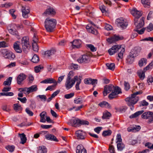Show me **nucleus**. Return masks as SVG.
I'll return each instance as SVG.
<instances>
[{
	"mask_svg": "<svg viewBox=\"0 0 153 153\" xmlns=\"http://www.w3.org/2000/svg\"><path fill=\"white\" fill-rule=\"evenodd\" d=\"M87 46L90 49L91 51L94 52L96 51L97 48L95 47L94 46L91 44H88L87 45Z\"/></svg>",
	"mask_w": 153,
	"mask_h": 153,
	"instance_id": "nucleus-51",
	"label": "nucleus"
},
{
	"mask_svg": "<svg viewBox=\"0 0 153 153\" xmlns=\"http://www.w3.org/2000/svg\"><path fill=\"white\" fill-rule=\"evenodd\" d=\"M1 108L4 111L6 112H9L10 111V108L6 105H3Z\"/></svg>",
	"mask_w": 153,
	"mask_h": 153,
	"instance_id": "nucleus-45",
	"label": "nucleus"
},
{
	"mask_svg": "<svg viewBox=\"0 0 153 153\" xmlns=\"http://www.w3.org/2000/svg\"><path fill=\"white\" fill-rule=\"evenodd\" d=\"M74 95V93H71L69 94H66L65 95V97L66 99H68L73 97Z\"/></svg>",
	"mask_w": 153,
	"mask_h": 153,
	"instance_id": "nucleus-58",
	"label": "nucleus"
},
{
	"mask_svg": "<svg viewBox=\"0 0 153 153\" xmlns=\"http://www.w3.org/2000/svg\"><path fill=\"white\" fill-rule=\"evenodd\" d=\"M45 138L48 140H53L56 142H58V141L56 137L52 134H46L45 135Z\"/></svg>",
	"mask_w": 153,
	"mask_h": 153,
	"instance_id": "nucleus-25",
	"label": "nucleus"
},
{
	"mask_svg": "<svg viewBox=\"0 0 153 153\" xmlns=\"http://www.w3.org/2000/svg\"><path fill=\"white\" fill-rule=\"evenodd\" d=\"M72 46L74 48H79L81 47V41L80 40L76 39L71 42Z\"/></svg>",
	"mask_w": 153,
	"mask_h": 153,
	"instance_id": "nucleus-18",
	"label": "nucleus"
},
{
	"mask_svg": "<svg viewBox=\"0 0 153 153\" xmlns=\"http://www.w3.org/2000/svg\"><path fill=\"white\" fill-rule=\"evenodd\" d=\"M22 16L25 18H27L28 17V15L30 13V9L29 8L26 6H22Z\"/></svg>",
	"mask_w": 153,
	"mask_h": 153,
	"instance_id": "nucleus-13",
	"label": "nucleus"
},
{
	"mask_svg": "<svg viewBox=\"0 0 153 153\" xmlns=\"http://www.w3.org/2000/svg\"><path fill=\"white\" fill-rule=\"evenodd\" d=\"M90 61L89 57L87 55H83L77 59V61L79 63H86Z\"/></svg>",
	"mask_w": 153,
	"mask_h": 153,
	"instance_id": "nucleus-11",
	"label": "nucleus"
},
{
	"mask_svg": "<svg viewBox=\"0 0 153 153\" xmlns=\"http://www.w3.org/2000/svg\"><path fill=\"white\" fill-rule=\"evenodd\" d=\"M29 88V90L28 91H29V93H30L36 91L38 89L37 85H32Z\"/></svg>",
	"mask_w": 153,
	"mask_h": 153,
	"instance_id": "nucleus-37",
	"label": "nucleus"
},
{
	"mask_svg": "<svg viewBox=\"0 0 153 153\" xmlns=\"http://www.w3.org/2000/svg\"><path fill=\"white\" fill-rule=\"evenodd\" d=\"M146 146H147L149 148L153 149V144H152L151 143H147L145 145Z\"/></svg>",
	"mask_w": 153,
	"mask_h": 153,
	"instance_id": "nucleus-63",
	"label": "nucleus"
},
{
	"mask_svg": "<svg viewBox=\"0 0 153 153\" xmlns=\"http://www.w3.org/2000/svg\"><path fill=\"white\" fill-rule=\"evenodd\" d=\"M137 74L141 80H143L145 77V73L143 71L138 72Z\"/></svg>",
	"mask_w": 153,
	"mask_h": 153,
	"instance_id": "nucleus-42",
	"label": "nucleus"
},
{
	"mask_svg": "<svg viewBox=\"0 0 153 153\" xmlns=\"http://www.w3.org/2000/svg\"><path fill=\"white\" fill-rule=\"evenodd\" d=\"M144 18L142 17L140 20L138 22H137V19H134V25L136 26V29H140L143 27L144 24Z\"/></svg>",
	"mask_w": 153,
	"mask_h": 153,
	"instance_id": "nucleus-10",
	"label": "nucleus"
},
{
	"mask_svg": "<svg viewBox=\"0 0 153 153\" xmlns=\"http://www.w3.org/2000/svg\"><path fill=\"white\" fill-rule=\"evenodd\" d=\"M112 91L108 95L109 99H112L117 97V95L121 93L120 88L118 86L114 87L113 85L110 84L106 85L104 87L103 94L104 96H106L108 94Z\"/></svg>",
	"mask_w": 153,
	"mask_h": 153,
	"instance_id": "nucleus-1",
	"label": "nucleus"
},
{
	"mask_svg": "<svg viewBox=\"0 0 153 153\" xmlns=\"http://www.w3.org/2000/svg\"><path fill=\"white\" fill-rule=\"evenodd\" d=\"M98 105L101 107L107 108H110L111 107L110 105L107 102L104 101L100 103Z\"/></svg>",
	"mask_w": 153,
	"mask_h": 153,
	"instance_id": "nucleus-28",
	"label": "nucleus"
},
{
	"mask_svg": "<svg viewBox=\"0 0 153 153\" xmlns=\"http://www.w3.org/2000/svg\"><path fill=\"white\" fill-rule=\"evenodd\" d=\"M22 45L23 51L25 52L26 49H28L29 46V38L28 37H24L22 40Z\"/></svg>",
	"mask_w": 153,
	"mask_h": 153,
	"instance_id": "nucleus-8",
	"label": "nucleus"
},
{
	"mask_svg": "<svg viewBox=\"0 0 153 153\" xmlns=\"http://www.w3.org/2000/svg\"><path fill=\"white\" fill-rule=\"evenodd\" d=\"M84 82L85 84H91L92 85H95L97 83V80L89 78L85 79Z\"/></svg>",
	"mask_w": 153,
	"mask_h": 153,
	"instance_id": "nucleus-19",
	"label": "nucleus"
},
{
	"mask_svg": "<svg viewBox=\"0 0 153 153\" xmlns=\"http://www.w3.org/2000/svg\"><path fill=\"white\" fill-rule=\"evenodd\" d=\"M143 110L138 111L130 116H129V117L131 119L135 118L138 116L139 115L143 113Z\"/></svg>",
	"mask_w": 153,
	"mask_h": 153,
	"instance_id": "nucleus-32",
	"label": "nucleus"
},
{
	"mask_svg": "<svg viewBox=\"0 0 153 153\" xmlns=\"http://www.w3.org/2000/svg\"><path fill=\"white\" fill-rule=\"evenodd\" d=\"M153 68V62H151L149 65L147 66L145 69L146 70H149L150 69H152Z\"/></svg>",
	"mask_w": 153,
	"mask_h": 153,
	"instance_id": "nucleus-64",
	"label": "nucleus"
},
{
	"mask_svg": "<svg viewBox=\"0 0 153 153\" xmlns=\"http://www.w3.org/2000/svg\"><path fill=\"white\" fill-rule=\"evenodd\" d=\"M71 72H70L68 74L65 83V86L67 89L71 88L75 83V80L71 79Z\"/></svg>",
	"mask_w": 153,
	"mask_h": 153,
	"instance_id": "nucleus-6",
	"label": "nucleus"
},
{
	"mask_svg": "<svg viewBox=\"0 0 153 153\" xmlns=\"http://www.w3.org/2000/svg\"><path fill=\"white\" fill-rule=\"evenodd\" d=\"M142 118L145 119H148L149 123L153 122V113L152 112H146L141 115Z\"/></svg>",
	"mask_w": 153,
	"mask_h": 153,
	"instance_id": "nucleus-7",
	"label": "nucleus"
},
{
	"mask_svg": "<svg viewBox=\"0 0 153 153\" xmlns=\"http://www.w3.org/2000/svg\"><path fill=\"white\" fill-rule=\"evenodd\" d=\"M76 153H87L86 150L82 145H78L76 147Z\"/></svg>",
	"mask_w": 153,
	"mask_h": 153,
	"instance_id": "nucleus-23",
	"label": "nucleus"
},
{
	"mask_svg": "<svg viewBox=\"0 0 153 153\" xmlns=\"http://www.w3.org/2000/svg\"><path fill=\"white\" fill-rule=\"evenodd\" d=\"M19 135L21 139L20 143L23 144L26 143L27 138L26 135L24 133L19 134Z\"/></svg>",
	"mask_w": 153,
	"mask_h": 153,
	"instance_id": "nucleus-29",
	"label": "nucleus"
},
{
	"mask_svg": "<svg viewBox=\"0 0 153 153\" xmlns=\"http://www.w3.org/2000/svg\"><path fill=\"white\" fill-rule=\"evenodd\" d=\"M33 42L36 43H37L38 41V37L35 33H34V35L33 38Z\"/></svg>",
	"mask_w": 153,
	"mask_h": 153,
	"instance_id": "nucleus-62",
	"label": "nucleus"
},
{
	"mask_svg": "<svg viewBox=\"0 0 153 153\" xmlns=\"http://www.w3.org/2000/svg\"><path fill=\"white\" fill-rule=\"evenodd\" d=\"M152 24L150 23L149 25V26L146 28V29L148 32H150L153 30V27L152 26Z\"/></svg>",
	"mask_w": 153,
	"mask_h": 153,
	"instance_id": "nucleus-57",
	"label": "nucleus"
},
{
	"mask_svg": "<svg viewBox=\"0 0 153 153\" xmlns=\"http://www.w3.org/2000/svg\"><path fill=\"white\" fill-rule=\"evenodd\" d=\"M116 22L118 27L122 29H126L128 25V23L126 20L123 18L117 19Z\"/></svg>",
	"mask_w": 153,
	"mask_h": 153,
	"instance_id": "nucleus-5",
	"label": "nucleus"
},
{
	"mask_svg": "<svg viewBox=\"0 0 153 153\" xmlns=\"http://www.w3.org/2000/svg\"><path fill=\"white\" fill-rule=\"evenodd\" d=\"M86 28L89 33L95 35L97 34V31L91 26L87 25L86 27Z\"/></svg>",
	"mask_w": 153,
	"mask_h": 153,
	"instance_id": "nucleus-27",
	"label": "nucleus"
},
{
	"mask_svg": "<svg viewBox=\"0 0 153 153\" xmlns=\"http://www.w3.org/2000/svg\"><path fill=\"white\" fill-rule=\"evenodd\" d=\"M141 50V48L140 47H136L132 49L129 53L131 56L134 57H136L138 55Z\"/></svg>",
	"mask_w": 153,
	"mask_h": 153,
	"instance_id": "nucleus-12",
	"label": "nucleus"
},
{
	"mask_svg": "<svg viewBox=\"0 0 153 153\" xmlns=\"http://www.w3.org/2000/svg\"><path fill=\"white\" fill-rule=\"evenodd\" d=\"M16 10L14 9H12L10 10V13L13 19H15L16 18V16L14 14Z\"/></svg>",
	"mask_w": 153,
	"mask_h": 153,
	"instance_id": "nucleus-56",
	"label": "nucleus"
},
{
	"mask_svg": "<svg viewBox=\"0 0 153 153\" xmlns=\"http://www.w3.org/2000/svg\"><path fill=\"white\" fill-rule=\"evenodd\" d=\"M32 46L33 50L34 51H38V47L37 45V43L32 42Z\"/></svg>",
	"mask_w": 153,
	"mask_h": 153,
	"instance_id": "nucleus-47",
	"label": "nucleus"
},
{
	"mask_svg": "<svg viewBox=\"0 0 153 153\" xmlns=\"http://www.w3.org/2000/svg\"><path fill=\"white\" fill-rule=\"evenodd\" d=\"M80 122L81 120L78 119H72L70 120L72 126L75 127L80 126Z\"/></svg>",
	"mask_w": 153,
	"mask_h": 153,
	"instance_id": "nucleus-22",
	"label": "nucleus"
},
{
	"mask_svg": "<svg viewBox=\"0 0 153 153\" xmlns=\"http://www.w3.org/2000/svg\"><path fill=\"white\" fill-rule=\"evenodd\" d=\"M41 83H53V84H55L56 83H57V82L56 81V80L53 78H47V79H45L44 80L42 81L41 82Z\"/></svg>",
	"mask_w": 153,
	"mask_h": 153,
	"instance_id": "nucleus-24",
	"label": "nucleus"
},
{
	"mask_svg": "<svg viewBox=\"0 0 153 153\" xmlns=\"http://www.w3.org/2000/svg\"><path fill=\"white\" fill-rule=\"evenodd\" d=\"M25 111L27 114L30 116H32L33 115V113L30 110V109L27 108L25 109Z\"/></svg>",
	"mask_w": 153,
	"mask_h": 153,
	"instance_id": "nucleus-55",
	"label": "nucleus"
},
{
	"mask_svg": "<svg viewBox=\"0 0 153 153\" xmlns=\"http://www.w3.org/2000/svg\"><path fill=\"white\" fill-rule=\"evenodd\" d=\"M146 61L147 60L146 59L142 58L139 61L138 65L140 67H141L146 64Z\"/></svg>",
	"mask_w": 153,
	"mask_h": 153,
	"instance_id": "nucleus-34",
	"label": "nucleus"
},
{
	"mask_svg": "<svg viewBox=\"0 0 153 153\" xmlns=\"http://www.w3.org/2000/svg\"><path fill=\"white\" fill-rule=\"evenodd\" d=\"M39 61V56L36 54H35L33 57L31 61L33 63H37Z\"/></svg>",
	"mask_w": 153,
	"mask_h": 153,
	"instance_id": "nucleus-41",
	"label": "nucleus"
},
{
	"mask_svg": "<svg viewBox=\"0 0 153 153\" xmlns=\"http://www.w3.org/2000/svg\"><path fill=\"white\" fill-rule=\"evenodd\" d=\"M47 149L45 146H42L39 147L37 153H47Z\"/></svg>",
	"mask_w": 153,
	"mask_h": 153,
	"instance_id": "nucleus-30",
	"label": "nucleus"
},
{
	"mask_svg": "<svg viewBox=\"0 0 153 153\" xmlns=\"http://www.w3.org/2000/svg\"><path fill=\"white\" fill-rule=\"evenodd\" d=\"M6 148L10 152H13L15 149V147L13 146H8L6 147Z\"/></svg>",
	"mask_w": 153,
	"mask_h": 153,
	"instance_id": "nucleus-52",
	"label": "nucleus"
},
{
	"mask_svg": "<svg viewBox=\"0 0 153 153\" xmlns=\"http://www.w3.org/2000/svg\"><path fill=\"white\" fill-rule=\"evenodd\" d=\"M125 51V49L122 48L120 52L118 54V57L119 58L122 59L123 57V54Z\"/></svg>",
	"mask_w": 153,
	"mask_h": 153,
	"instance_id": "nucleus-48",
	"label": "nucleus"
},
{
	"mask_svg": "<svg viewBox=\"0 0 153 153\" xmlns=\"http://www.w3.org/2000/svg\"><path fill=\"white\" fill-rule=\"evenodd\" d=\"M141 41H150L153 42V37H148L141 40Z\"/></svg>",
	"mask_w": 153,
	"mask_h": 153,
	"instance_id": "nucleus-61",
	"label": "nucleus"
},
{
	"mask_svg": "<svg viewBox=\"0 0 153 153\" xmlns=\"http://www.w3.org/2000/svg\"><path fill=\"white\" fill-rule=\"evenodd\" d=\"M26 78V76L23 74H20L17 78L18 84L20 85L22 82Z\"/></svg>",
	"mask_w": 153,
	"mask_h": 153,
	"instance_id": "nucleus-21",
	"label": "nucleus"
},
{
	"mask_svg": "<svg viewBox=\"0 0 153 153\" xmlns=\"http://www.w3.org/2000/svg\"><path fill=\"white\" fill-rule=\"evenodd\" d=\"M56 52V49L52 48L45 52L44 54L45 57H48L55 54Z\"/></svg>",
	"mask_w": 153,
	"mask_h": 153,
	"instance_id": "nucleus-17",
	"label": "nucleus"
},
{
	"mask_svg": "<svg viewBox=\"0 0 153 153\" xmlns=\"http://www.w3.org/2000/svg\"><path fill=\"white\" fill-rule=\"evenodd\" d=\"M142 92L141 91H137L132 94L130 97H127L125 99L127 102V104L130 107L131 110L134 109V105L137 102L139 98L136 96L139 94H141Z\"/></svg>",
	"mask_w": 153,
	"mask_h": 153,
	"instance_id": "nucleus-2",
	"label": "nucleus"
},
{
	"mask_svg": "<svg viewBox=\"0 0 153 153\" xmlns=\"http://www.w3.org/2000/svg\"><path fill=\"white\" fill-rule=\"evenodd\" d=\"M140 29H136L135 30V31L139 34H142L144 32L145 28H143L140 30Z\"/></svg>",
	"mask_w": 153,
	"mask_h": 153,
	"instance_id": "nucleus-53",
	"label": "nucleus"
},
{
	"mask_svg": "<svg viewBox=\"0 0 153 153\" xmlns=\"http://www.w3.org/2000/svg\"><path fill=\"white\" fill-rule=\"evenodd\" d=\"M56 14V11L53 7H49L43 13L44 16H47L49 15H54Z\"/></svg>",
	"mask_w": 153,
	"mask_h": 153,
	"instance_id": "nucleus-16",
	"label": "nucleus"
},
{
	"mask_svg": "<svg viewBox=\"0 0 153 153\" xmlns=\"http://www.w3.org/2000/svg\"><path fill=\"white\" fill-rule=\"evenodd\" d=\"M131 13L133 16H134V19L139 18L142 15V13L141 12L138 11L136 8L133 9L131 11Z\"/></svg>",
	"mask_w": 153,
	"mask_h": 153,
	"instance_id": "nucleus-15",
	"label": "nucleus"
},
{
	"mask_svg": "<svg viewBox=\"0 0 153 153\" xmlns=\"http://www.w3.org/2000/svg\"><path fill=\"white\" fill-rule=\"evenodd\" d=\"M123 39V37L122 36L114 35L107 39V41L108 43L111 44L119 40H122Z\"/></svg>",
	"mask_w": 153,
	"mask_h": 153,
	"instance_id": "nucleus-9",
	"label": "nucleus"
},
{
	"mask_svg": "<svg viewBox=\"0 0 153 153\" xmlns=\"http://www.w3.org/2000/svg\"><path fill=\"white\" fill-rule=\"evenodd\" d=\"M57 83H56L55 84H53V85H51L48 86L46 89V91H52L56 87V86L57 85Z\"/></svg>",
	"mask_w": 153,
	"mask_h": 153,
	"instance_id": "nucleus-46",
	"label": "nucleus"
},
{
	"mask_svg": "<svg viewBox=\"0 0 153 153\" xmlns=\"http://www.w3.org/2000/svg\"><path fill=\"white\" fill-rule=\"evenodd\" d=\"M19 42H15L13 45V48L15 51L18 53H20L22 52L21 48L20 47L19 44L18 43Z\"/></svg>",
	"mask_w": 153,
	"mask_h": 153,
	"instance_id": "nucleus-26",
	"label": "nucleus"
},
{
	"mask_svg": "<svg viewBox=\"0 0 153 153\" xmlns=\"http://www.w3.org/2000/svg\"><path fill=\"white\" fill-rule=\"evenodd\" d=\"M112 133V131L111 130H108L103 131L102 133V135L104 137L108 136L110 135Z\"/></svg>",
	"mask_w": 153,
	"mask_h": 153,
	"instance_id": "nucleus-43",
	"label": "nucleus"
},
{
	"mask_svg": "<svg viewBox=\"0 0 153 153\" xmlns=\"http://www.w3.org/2000/svg\"><path fill=\"white\" fill-rule=\"evenodd\" d=\"M74 102L76 104H81L83 102V100L80 97L76 98L74 100Z\"/></svg>",
	"mask_w": 153,
	"mask_h": 153,
	"instance_id": "nucleus-50",
	"label": "nucleus"
},
{
	"mask_svg": "<svg viewBox=\"0 0 153 153\" xmlns=\"http://www.w3.org/2000/svg\"><path fill=\"white\" fill-rule=\"evenodd\" d=\"M121 45H115L112 47L108 50V53L110 55H113L121 48Z\"/></svg>",
	"mask_w": 153,
	"mask_h": 153,
	"instance_id": "nucleus-14",
	"label": "nucleus"
},
{
	"mask_svg": "<svg viewBox=\"0 0 153 153\" xmlns=\"http://www.w3.org/2000/svg\"><path fill=\"white\" fill-rule=\"evenodd\" d=\"M117 150L118 151H122L125 148V145L123 143H117Z\"/></svg>",
	"mask_w": 153,
	"mask_h": 153,
	"instance_id": "nucleus-35",
	"label": "nucleus"
},
{
	"mask_svg": "<svg viewBox=\"0 0 153 153\" xmlns=\"http://www.w3.org/2000/svg\"><path fill=\"white\" fill-rule=\"evenodd\" d=\"M46 113L45 111H43L40 114V122L42 123H45L46 122V120L45 119V115L46 114Z\"/></svg>",
	"mask_w": 153,
	"mask_h": 153,
	"instance_id": "nucleus-36",
	"label": "nucleus"
},
{
	"mask_svg": "<svg viewBox=\"0 0 153 153\" xmlns=\"http://www.w3.org/2000/svg\"><path fill=\"white\" fill-rule=\"evenodd\" d=\"M3 56L5 58L13 59L15 57V56L12 52L6 49L1 50L0 52Z\"/></svg>",
	"mask_w": 153,
	"mask_h": 153,
	"instance_id": "nucleus-4",
	"label": "nucleus"
},
{
	"mask_svg": "<svg viewBox=\"0 0 153 153\" xmlns=\"http://www.w3.org/2000/svg\"><path fill=\"white\" fill-rule=\"evenodd\" d=\"M76 135L78 139H83L85 138V133L80 130H78L76 132Z\"/></svg>",
	"mask_w": 153,
	"mask_h": 153,
	"instance_id": "nucleus-20",
	"label": "nucleus"
},
{
	"mask_svg": "<svg viewBox=\"0 0 153 153\" xmlns=\"http://www.w3.org/2000/svg\"><path fill=\"white\" fill-rule=\"evenodd\" d=\"M12 78V77H10L7 79L6 81H4L3 83V85L4 86L10 85L11 83Z\"/></svg>",
	"mask_w": 153,
	"mask_h": 153,
	"instance_id": "nucleus-39",
	"label": "nucleus"
},
{
	"mask_svg": "<svg viewBox=\"0 0 153 153\" xmlns=\"http://www.w3.org/2000/svg\"><path fill=\"white\" fill-rule=\"evenodd\" d=\"M141 2L144 7H148L150 5V2L149 0H141Z\"/></svg>",
	"mask_w": 153,
	"mask_h": 153,
	"instance_id": "nucleus-44",
	"label": "nucleus"
},
{
	"mask_svg": "<svg viewBox=\"0 0 153 153\" xmlns=\"http://www.w3.org/2000/svg\"><path fill=\"white\" fill-rule=\"evenodd\" d=\"M108 150L110 153H115L114 148L113 145H109Z\"/></svg>",
	"mask_w": 153,
	"mask_h": 153,
	"instance_id": "nucleus-60",
	"label": "nucleus"
},
{
	"mask_svg": "<svg viewBox=\"0 0 153 153\" xmlns=\"http://www.w3.org/2000/svg\"><path fill=\"white\" fill-rule=\"evenodd\" d=\"M116 140H117L116 143H122L121 135L120 134H118L117 135Z\"/></svg>",
	"mask_w": 153,
	"mask_h": 153,
	"instance_id": "nucleus-54",
	"label": "nucleus"
},
{
	"mask_svg": "<svg viewBox=\"0 0 153 153\" xmlns=\"http://www.w3.org/2000/svg\"><path fill=\"white\" fill-rule=\"evenodd\" d=\"M43 67L41 65H39L35 67V71L36 73H38L40 72L41 69H43Z\"/></svg>",
	"mask_w": 153,
	"mask_h": 153,
	"instance_id": "nucleus-49",
	"label": "nucleus"
},
{
	"mask_svg": "<svg viewBox=\"0 0 153 153\" xmlns=\"http://www.w3.org/2000/svg\"><path fill=\"white\" fill-rule=\"evenodd\" d=\"M14 109L16 110H20L21 108V106L18 104H14Z\"/></svg>",
	"mask_w": 153,
	"mask_h": 153,
	"instance_id": "nucleus-59",
	"label": "nucleus"
},
{
	"mask_svg": "<svg viewBox=\"0 0 153 153\" xmlns=\"http://www.w3.org/2000/svg\"><path fill=\"white\" fill-rule=\"evenodd\" d=\"M111 114L108 111H105L103 113V115L102 117V119H108L111 117Z\"/></svg>",
	"mask_w": 153,
	"mask_h": 153,
	"instance_id": "nucleus-31",
	"label": "nucleus"
},
{
	"mask_svg": "<svg viewBox=\"0 0 153 153\" xmlns=\"http://www.w3.org/2000/svg\"><path fill=\"white\" fill-rule=\"evenodd\" d=\"M44 26L47 31L49 32L53 31L56 25V20L53 19L48 18L44 22Z\"/></svg>",
	"mask_w": 153,
	"mask_h": 153,
	"instance_id": "nucleus-3",
	"label": "nucleus"
},
{
	"mask_svg": "<svg viewBox=\"0 0 153 153\" xmlns=\"http://www.w3.org/2000/svg\"><path fill=\"white\" fill-rule=\"evenodd\" d=\"M134 57L131 56V55L129 54L126 59L127 62L129 64H132L134 61Z\"/></svg>",
	"mask_w": 153,
	"mask_h": 153,
	"instance_id": "nucleus-33",
	"label": "nucleus"
},
{
	"mask_svg": "<svg viewBox=\"0 0 153 153\" xmlns=\"http://www.w3.org/2000/svg\"><path fill=\"white\" fill-rule=\"evenodd\" d=\"M8 28L9 32L10 34L18 36L19 35L18 31L16 29L12 28L9 29L8 27Z\"/></svg>",
	"mask_w": 153,
	"mask_h": 153,
	"instance_id": "nucleus-38",
	"label": "nucleus"
},
{
	"mask_svg": "<svg viewBox=\"0 0 153 153\" xmlns=\"http://www.w3.org/2000/svg\"><path fill=\"white\" fill-rule=\"evenodd\" d=\"M106 66L108 69L113 71L115 67V65L114 63H107L106 64Z\"/></svg>",
	"mask_w": 153,
	"mask_h": 153,
	"instance_id": "nucleus-40",
	"label": "nucleus"
}]
</instances>
